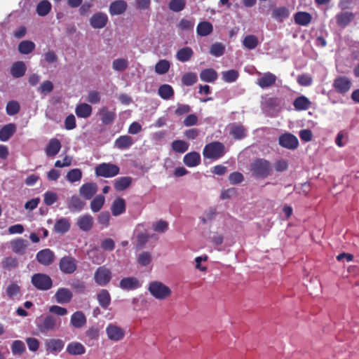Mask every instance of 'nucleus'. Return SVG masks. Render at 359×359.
I'll list each match as a JSON object with an SVG mask.
<instances>
[{
  "label": "nucleus",
  "mask_w": 359,
  "mask_h": 359,
  "mask_svg": "<svg viewBox=\"0 0 359 359\" xmlns=\"http://www.w3.org/2000/svg\"><path fill=\"white\" fill-rule=\"evenodd\" d=\"M250 170L257 178L264 179L271 175L272 165L264 158H257L252 163Z\"/></svg>",
  "instance_id": "f257e3e1"
},
{
  "label": "nucleus",
  "mask_w": 359,
  "mask_h": 359,
  "mask_svg": "<svg viewBox=\"0 0 359 359\" xmlns=\"http://www.w3.org/2000/svg\"><path fill=\"white\" fill-rule=\"evenodd\" d=\"M225 146L219 141H214L207 144L203 150L204 158L217 160L225 154Z\"/></svg>",
  "instance_id": "f03ea898"
},
{
  "label": "nucleus",
  "mask_w": 359,
  "mask_h": 359,
  "mask_svg": "<svg viewBox=\"0 0 359 359\" xmlns=\"http://www.w3.org/2000/svg\"><path fill=\"white\" fill-rule=\"evenodd\" d=\"M119 172V167L111 163H102L95 168L96 176L106 178L115 177L118 175Z\"/></svg>",
  "instance_id": "7ed1b4c3"
},
{
  "label": "nucleus",
  "mask_w": 359,
  "mask_h": 359,
  "mask_svg": "<svg viewBox=\"0 0 359 359\" xmlns=\"http://www.w3.org/2000/svg\"><path fill=\"white\" fill-rule=\"evenodd\" d=\"M148 290L158 299H165L170 297L172 293L171 290L168 286L159 281L150 283Z\"/></svg>",
  "instance_id": "20e7f679"
},
{
  "label": "nucleus",
  "mask_w": 359,
  "mask_h": 359,
  "mask_svg": "<svg viewBox=\"0 0 359 359\" xmlns=\"http://www.w3.org/2000/svg\"><path fill=\"white\" fill-rule=\"evenodd\" d=\"M32 284L39 290H48L53 286L51 278L45 273H34L31 278Z\"/></svg>",
  "instance_id": "39448f33"
},
{
  "label": "nucleus",
  "mask_w": 359,
  "mask_h": 359,
  "mask_svg": "<svg viewBox=\"0 0 359 359\" xmlns=\"http://www.w3.org/2000/svg\"><path fill=\"white\" fill-rule=\"evenodd\" d=\"M59 269L64 274H72L77 269V262L72 256L66 255L62 257L59 261Z\"/></svg>",
  "instance_id": "423d86ee"
},
{
  "label": "nucleus",
  "mask_w": 359,
  "mask_h": 359,
  "mask_svg": "<svg viewBox=\"0 0 359 359\" xmlns=\"http://www.w3.org/2000/svg\"><path fill=\"white\" fill-rule=\"evenodd\" d=\"M111 279V272L106 266L98 267L94 273V280L98 285L105 286Z\"/></svg>",
  "instance_id": "0eeeda50"
},
{
  "label": "nucleus",
  "mask_w": 359,
  "mask_h": 359,
  "mask_svg": "<svg viewBox=\"0 0 359 359\" xmlns=\"http://www.w3.org/2000/svg\"><path fill=\"white\" fill-rule=\"evenodd\" d=\"M36 259L39 264L45 266H48L55 262V255L50 249L45 248L39 250L36 253Z\"/></svg>",
  "instance_id": "6e6552de"
},
{
  "label": "nucleus",
  "mask_w": 359,
  "mask_h": 359,
  "mask_svg": "<svg viewBox=\"0 0 359 359\" xmlns=\"http://www.w3.org/2000/svg\"><path fill=\"white\" fill-rule=\"evenodd\" d=\"M278 143L282 147L291 150L296 149L299 147L297 137L291 133L281 135L278 138Z\"/></svg>",
  "instance_id": "1a4fd4ad"
},
{
  "label": "nucleus",
  "mask_w": 359,
  "mask_h": 359,
  "mask_svg": "<svg viewBox=\"0 0 359 359\" xmlns=\"http://www.w3.org/2000/svg\"><path fill=\"white\" fill-rule=\"evenodd\" d=\"M106 333L108 338L114 341H120L125 336V332L121 327L111 323L107 326Z\"/></svg>",
  "instance_id": "9d476101"
},
{
  "label": "nucleus",
  "mask_w": 359,
  "mask_h": 359,
  "mask_svg": "<svg viewBox=\"0 0 359 359\" xmlns=\"http://www.w3.org/2000/svg\"><path fill=\"white\" fill-rule=\"evenodd\" d=\"M333 87L337 93L345 94L350 90L351 81L346 76H339L334 79Z\"/></svg>",
  "instance_id": "9b49d317"
},
{
  "label": "nucleus",
  "mask_w": 359,
  "mask_h": 359,
  "mask_svg": "<svg viewBox=\"0 0 359 359\" xmlns=\"http://www.w3.org/2000/svg\"><path fill=\"white\" fill-rule=\"evenodd\" d=\"M76 224L81 231L88 232L92 229L94 219L90 215L85 214L77 218Z\"/></svg>",
  "instance_id": "f8f14e48"
},
{
  "label": "nucleus",
  "mask_w": 359,
  "mask_h": 359,
  "mask_svg": "<svg viewBox=\"0 0 359 359\" xmlns=\"http://www.w3.org/2000/svg\"><path fill=\"white\" fill-rule=\"evenodd\" d=\"M108 22L107 15L102 12L95 13L90 18V24L94 29H102Z\"/></svg>",
  "instance_id": "ddd939ff"
},
{
  "label": "nucleus",
  "mask_w": 359,
  "mask_h": 359,
  "mask_svg": "<svg viewBox=\"0 0 359 359\" xmlns=\"http://www.w3.org/2000/svg\"><path fill=\"white\" fill-rule=\"evenodd\" d=\"M72 297L73 294L72 291L66 287L59 288L54 295L56 302L60 304L69 303L72 301Z\"/></svg>",
  "instance_id": "4468645a"
},
{
  "label": "nucleus",
  "mask_w": 359,
  "mask_h": 359,
  "mask_svg": "<svg viewBox=\"0 0 359 359\" xmlns=\"http://www.w3.org/2000/svg\"><path fill=\"white\" fill-rule=\"evenodd\" d=\"M277 77L275 74L270 72L264 73L257 81V84L262 89L271 87L276 83Z\"/></svg>",
  "instance_id": "2eb2a0df"
},
{
  "label": "nucleus",
  "mask_w": 359,
  "mask_h": 359,
  "mask_svg": "<svg viewBox=\"0 0 359 359\" xmlns=\"http://www.w3.org/2000/svg\"><path fill=\"white\" fill-rule=\"evenodd\" d=\"M10 243L13 252L17 255H24L29 245V242L22 238L13 239Z\"/></svg>",
  "instance_id": "dca6fc26"
},
{
  "label": "nucleus",
  "mask_w": 359,
  "mask_h": 359,
  "mask_svg": "<svg viewBox=\"0 0 359 359\" xmlns=\"http://www.w3.org/2000/svg\"><path fill=\"white\" fill-rule=\"evenodd\" d=\"M97 186L94 182L83 184L79 189L80 195L86 200H90L97 192Z\"/></svg>",
  "instance_id": "f3484780"
},
{
  "label": "nucleus",
  "mask_w": 359,
  "mask_h": 359,
  "mask_svg": "<svg viewBox=\"0 0 359 359\" xmlns=\"http://www.w3.org/2000/svg\"><path fill=\"white\" fill-rule=\"evenodd\" d=\"M61 147L60 141L57 138H52L45 148V153L48 157L55 156L59 153Z\"/></svg>",
  "instance_id": "a211bd4d"
},
{
  "label": "nucleus",
  "mask_w": 359,
  "mask_h": 359,
  "mask_svg": "<svg viewBox=\"0 0 359 359\" xmlns=\"http://www.w3.org/2000/svg\"><path fill=\"white\" fill-rule=\"evenodd\" d=\"M201 155L197 151H191L187 153L183 158L184 163L189 167H196L201 163Z\"/></svg>",
  "instance_id": "6ab92c4d"
},
{
  "label": "nucleus",
  "mask_w": 359,
  "mask_h": 359,
  "mask_svg": "<svg viewBox=\"0 0 359 359\" xmlns=\"http://www.w3.org/2000/svg\"><path fill=\"white\" fill-rule=\"evenodd\" d=\"M100 120L104 125L111 124L116 116L114 111H109L107 107H102L100 111Z\"/></svg>",
  "instance_id": "aec40b11"
},
{
  "label": "nucleus",
  "mask_w": 359,
  "mask_h": 359,
  "mask_svg": "<svg viewBox=\"0 0 359 359\" xmlns=\"http://www.w3.org/2000/svg\"><path fill=\"white\" fill-rule=\"evenodd\" d=\"M127 9V4L123 0H116L111 3L109 6V13L111 15L123 14Z\"/></svg>",
  "instance_id": "412c9836"
},
{
  "label": "nucleus",
  "mask_w": 359,
  "mask_h": 359,
  "mask_svg": "<svg viewBox=\"0 0 359 359\" xmlns=\"http://www.w3.org/2000/svg\"><path fill=\"white\" fill-rule=\"evenodd\" d=\"M85 205L86 203L76 195L72 196L67 202V208L72 212L81 211Z\"/></svg>",
  "instance_id": "4be33fe9"
},
{
  "label": "nucleus",
  "mask_w": 359,
  "mask_h": 359,
  "mask_svg": "<svg viewBox=\"0 0 359 359\" xmlns=\"http://www.w3.org/2000/svg\"><path fill=\"white\" fill-rule=\"evenodd\" d=\"M134 143L133 138L128 135H121L114 142V147L121 150L129 149Z\"/></svg>",
  "instance_id": "5701e85b"
},
{
  "label": "nucleus",
  "mask_w": 359,
  "mask_h": 359,
  "mask_svg": "<svg viewBox=\"0 0 359 359\" xmlns=\"http://www.w3.org/2000/svg\"><path fill=\"white\" fill-rule=\"evenodd\" d=\"M126 201L123 198L118 197L112 203L111 206V213L114 216H118L125 212Z\"/></svg>",
  "instance_id": "b1692460"
},
{
  "label": "nucleus",
  "mask_w": 359,
  "mask_h": 359,
  "mask_svg": "<svg viewBox=\"0 0 359 359\" xmlns=\"http://www.w3.org/2000/svg\"><path fill=\"white\" fill-rule=\"evenodd\" d=\"M229 133L235 140H242L247 135L245 128L238 123H233L231 126Z\"/></svg>",
  "instance_id": "393cba45"
},
{
  "label": "nucleus",
  "mask_w": 359,
  "mask_h": 359,
  "mask_svg": "<svg viewBox=\"0 0 359 359\" xmlns=\"http://www.w3.org/2000/svg\"><path fill=\"white\" fill-rule=\"evenodd\" d=\"M70 323L75 328H81L86 324V317L82 311H76L71 316Z\"/></svg>",
  "instance_id": "a878e982"
},
{
  "label": "nucleus",
  "mask_w": 359,
  "mask_h": 359,
  "mask_svg": "<svg viewBox=\"0 0 359 359\" xmlns=\"http://www.w3.org/2000/svg\"><path fill=\"white\" fill-rule=\"evenodd\" d=\"M119 287L125 290H131L140 287L138 280L134 277L123 278L119 283Z\"/></svg>",
  "instance_id": "bb28decb"
},
{
  "label": "nucleus",
  "mask_w": 359,
  "mask_h": 359,
  "mask_svg": "<svg viewBox=\"0 0 359 359\" xmlns=\"http://www.w3.org/2000/svg\"><path fill=\"white\" fill-rule=\"evenodd\" d=\"M56 326V319L53 316H46L42 323L39 325V330L44 333L50 330H53Z\"/></svg>",
  "instance_id": "cd10ccee"
},
{
  "label": "nucleus",
  "mask_w": 359,
  "mask_h": 359,
  "mask_svg": "<svg viewBox=\"0 0 359 359\" xmlns=\"http://www.w3.org/2000/svg\"><path fill=\"white\" fill-rule=\"evenodd\" d=\"M217 78V72L212 68H207L200 72V79L203 82L214 83Z\"/></svg>",
  "instance_id": "c85d7f7f"
},
{
  "label": "nucleus",
  "mask_w": 359,
  "mask_h": 359,
  "mask_svg": "<svg viewBox=\"0 0 359 359\" xmlns=\"http://www.w3.org/2000/svg\"><path fill=\"white\" fill-rule=\"evenodd\" d=\"M16 131L14 123H8L0 129V140L6 142L8 140Z\"/></svg>",
  "instance_id": "c756f323"
},
{
  "label": "nucleus",
  "mask_w": 359,
  "mask_h": 359,
  "mask_svg": "<svg viewBox=\"0 0 359 359\" xmlns=\"http://www.w3.org/2000/svg\"><path fill=\"white\" fill-rule=\"evenodd\" d=\"M311 102L304 95H301L294 99L293 106L297 111H305L310 108Z\"/></svg>",
  "instance_id": "7c9ffc66"
},
{
  "label": "nucleus",
  "mask_w": 359,
  "mask_h": 359,
  "mask_svg": "<svg viewBox=\"0 0 359 359\" xmlns=\"http://www.w3.org/2000/svg\"><path fill=\"white\" fill-rule=\"evenodd\" d=\"M92 107L86 103L79 104L75 109V113L79 118H87L92 114Z\"/></svg>",
  "instance_id": "2f4dec72"
},
{
  "label": "nucleus",
  "mask_w": 359,
  "mask_h": 359,
  "mask_svg": "<svg viewBox=\"0 0 359 359\" xmlns=\"http://www.w3.org/2000/svg\"><path fill=\"white\" fill-rule=\"evenodd\" d=\"M64 346V341L59 339H49L46 342L47 351H49L53 353L61 351L63 349Z\"/></svg>",
  "instance_id": "473e14b6"
},
{
  "label": "nucleus",
  "mask_w": 359,
  "mask_h": 359,
  "mask_svg": "<svg viewBox=\"0 0 359 359\" xmlns=\"http://www.w3.org/2000/svg\"><path fill=\"white\" fill-rule=\"evenodd\" d=\"M97 299L100 306L104 309H107L111 304L110 294L108 290L105 289L101 290L97 294Z\"/></svg>",
  "instance_id": "72a5a7b5"
},
{
  "label": "nucleus",
  "mask_w": 359,
  "mask_h": 359,
  "mask_svg": "<svg viewBox=\"0 0 359 359\" xmlns=\"http://www.w3.org/2000/svg\"><path fill=\"white\" fill-rule=\"evenodd\" d=\"M70 226V222L68 219L60 218L55 222L53 229L57 233L64 234L69 231Z\"/></svg>",
  "instance_id": "f704fd0d"
},
{
  "label": "nucleus",
  "mask_w": 359,
  "mask_h": 359,
  "mask_svg": "<svg viewBox=\"0 0 359 359\" xmlns=\"http://www.w3.org/2000/svg\"><path fill=\"white\" fill-rule=\"evenodd\" d=\"M67 352L72 355H79L84 354L86 352L85 346L80 342L73 341L67 346Z\"/></svg>",
  "instance_id": "c9c22d12"
},
{
  "label": "nucleus",
  "mask_w": 359,
  "mask_h": 359,
  "mask_svg": "<svg viewBox=\"0 0 359 359\" xmlns=\"http://www.w3.org/2000/svg\"><path fill=\"white\" fill-rule=\"evenodd\" d=\"M26 72V66L22 61L14 62L11 67V74L14 78L22 77Z\"/></svg>",
  "instance_id": "e433bc0d"
},
{
  "label": "nucleus",
  "mask_w": 359,
  "mask_h": 359,
  "mask_svg": "<svg viewBox=\"0 0 359 359\" xmlns=\"http://www.w3.org/2000/svg\"><path fill=\"white\" fill-rule=\"evenodd\" d=\"M194 55V51L190 47H184L179 49L176 53V58L182 62H186L191 60Z\"/></svg>",
  "instance_id": "4c0bfd02"
},
{
  "label": "nucleus",
  "mask_w": 359,
  "mask_h": 359,
  "mask_svg": "<svg viewBox=\"0 0 359 359\" xmlns=\"http://www.w3.org/2000/svg\"><path fill=\"white\" fill-rule=\"evenodd\" d=\"M353 19V14L351 12H342L336 15L337 23L339 26L345 27Z\"/></svg>",
  "instance_id": "58836bf2"
},
{
  "label": "nucleus",
  "mask_w": 359,
  "mask_h": 359,
  "mask_svg": "<svg viewBox=\"0 0 359 359\" xmlns=\"http://www.w3.org/2000/svg\"><path fill=\"white\" fill-rule=\"evenodd\" d=\"M294 19L296 24L306 26L311 22L312 16L307 12L299 11L294 14Z\"/></svg>",
  "instance_id": "ea45409f"
},
{
  "label": "nucleus",
  "mask_w": 359,
  "mask_h": 359,
  "mask_svg": "<svg viewBox=\"0 0 359 359\" xmlns=\"http://www.w3.org/2000/svg\"><path fill=\"white\" fill-rule=\"evenodd\" d=\"M213 31L212 25L208 22L203 21L198 24L196 27V33L201 36H206L210 34Z\"/></svg>",
  "instance_id": "a19ab883"
},
{
  "label": "nucleus",
  "mask_w": 359,
  "mask_h": 359,
  "mask_svg": "<svg viewBox=\"0 0 359 359\" xmlns=\"http://www.w3.org/2000/svg\"><path fill=\"white\" fill-rule=\"evenodd\" d=\"M132 178L130 177H121L114 181V187L116 191H123L130 186Z\"/></svg>",
  "instance_id": "79ce46f5"
},
{
  "label": "nucleus",
  "mask_w": 359,
  "mask_h": 359,
  "mask_svg": "<svg viewBox=\"0 0 359 359\" xmlns=\"http://www.w3.org/2000/svg\"><path fill=\"white\" fill-rule=\"evenodd\" d=\"M158 95L163 100H169L174 95L172 87L168 84H163L158 90Z\"/></svg>",
  "instance_id": "37998d69"
},
{
  "label": "nucleus",
  "mask_w": 359,
  "mask_h": 359,
  "mask_svg": "<svg viewBox=\"0 0 359 359\" xmlns=\"http://www.w3.org/2000/svg\"><path fill=\"white\" fill-rule=\"evenodd\" d=\"M258 44V37L253 34H248L245 36L243 40V46L248 50L255 49Z\"/></svg>",
  "instance_id": "c03bdc74"
},
{
  "label": "nucleus",
  "mask_w": 359,
  "mask_h": 359,
  "mask_svg": "<svg viewBox=\"0 0 359 359\" xmlns=\"http://www.w3.org/2000/svg\"><path fill=\"white\" fill-rule=\"evenodd\" d=\"M51 8V4L48 1L43 0L37 4L36 13L39 16H46L50 13Z\"/></svg>",
  "instance_id": "a18cd8bd"
},
{
  "label": "nucleus",
  "mask_w": 359,
  "mask_h": 359,
  "mask_svg": "<svg viewBox=\"0 0 359 359\" xmlns=\"http://www.w3.org/2000/svg\"><path fill=\"white\" fill-rule=\"evenodd\" d=\"M35 48V44L32 41H22L18 45V50L21 54L27 55L32 53Z\"/></svg>",
  "instance_id": "49530a36"
},
{
  "label": "nucleus",
  "mask_w": 359,
  "mask_h": 359,
  "mask_svg": "<svg viewBox=\"0 0 359 359\" xmlns=\"http://www.w3.org/2000/svg\"><path fill=\"white\" fill-rule=\"evenodd\" d=\"M105 201V198L103 195H97L90 202V208L93 212H99Z\"/></svg>",
  "instance_id": "de8ad7c7"
},
{
  "label": "nucleus",
  "mask_w": 359,
  "mask_h": 359,
  "mask_svg": "<svg viewBox=\"0 0 359 359\" xmlns=\"http://www.w3.org/2000/svg\"><path fill=\"white\" fill-rule=\"evenodd\" d=\"M171 146L176 153L183 154L188 150L189 144L184 140H177L172 142Z\"/></svg>",
  "instance_id": "09e8293b"
},
{
  "label": "nucleus",
  "mask_w": 359,
  "mask_h": 359,
  "mask_svg": "<svg viewBox=\"0 0 359 359\" xmlns=\"http://www.w3.org/2000/svg\"><path fill=\"white\" fill-rule=\"evenodd\" d=\"M20 105L16 100H11L7 102L6 111L8 116H14L19 113Z\"/></svg>",
  "instance_id": "8fccbe9b"
},
{
  "label": "nucleus",
  "mask_w": 359,
  "mask_h": 359,
  "mask_svg": "<svg viewBox=\"0 0 359 359\" xmlns=\"http://www.w3.org/2000/svg\"><path fill=\"white\" fill-rule=\"evenodd\" d=\"M186 3V0H170L168 8L170 11L178 13L184 9Z\"/></svg>",
  "instance_id": "3c124183"
},
{
  "label": "nucleus",
  "mask_w": 359,
  "mask_h": 359,
  "mask_svg": "<svg viewBox=\"0 0 359 359\" xmlns=\"http://www.w3.org/2000/svg\"><path fill=\"white\" fill-rule=\"evenodd\" d=\"M198 81V76L194 72L185 73L182 77L183 85L190 86L196 83Z\"/></svg>",
  "instance_id": "603ef678"
},
{
  "label": "nucleus",
  "mask_w": 359,
  "mask_h": 359,
  "mask_svg": "<svg viewBox=\"0 0 359 359\" xmlns=\"http://www.w3.org/2000/svg\"><path fill=\"white\" fill-rule=\"evenodd\" d=\"M26 350L25 343L21 340H15L11 345V351L13 355H22Z\"/></svg>",
  "instance_id": "864d4df0"
},
{
  "label": "nucleus",
  "mask_w": 359,
  "mask_h": 359,
  "mask_svg": "<svg viewBox=\"0 0 359 359\" xmlns=\"http://www.w3.org/2000/svg\"><path fill=\"white\" fill-rule=\"evenodd\" d=\"M222 79L226 83H232L237 80L239 76L238 72L235 69H231L228 71L223 72Z\"/></svg>",
  "instance_id": "5fc2aeb1"
},
{
  "label": "nucleus",
  "mask_w": 359,
  "mask_h": 359,
  "mask_svg": "<svg viewBox=\"0 0 359 359\" xmlns=\"http://www.w3.org/2000/svg\"><path fill=\"white\" fill-rule=\"evenodd\" d=\"M289 16V10L286 7H278L273 11V17L277 20L282 21Z\"/></svg>",
  "instance_id": "6e6d98bb"
},
{
  "label": "nucleus",
  "mask_w": 359,
  "mask_h": 359,
  "mask_svg": "<svg viewBox=\"0 0 359 359\" xmlns=\"http://www.w3.org/2000/svg\"><path fill=\"white\" fill-rule=\"evenodd\" d=\"M170 62L166 60H159L155 65V72L158 74H164L167 73L170 69Z\"/></svg>",
  "instance_id": "4d7b16f0"
},
{
  "label": "nucleus",
  "mask_w": 359,
  "mask_h": 359,
  "mask_svg": "<svg viewBox=\"0 0 359 359\" xmlns=\"http://www.w3.org/2000/svg\"><path fill=\"white\" fill-rule=\"evenodd\" d=\"M1 264L4 269L10 271L18 267V261L15 257H6L2 260Z\"/></svg>",
  "instance_id": "13d9d810"
},
{
  "label": "nucleus",
  "mask_w": 359,
  "mask_h": 359,
  "mask_svg": "<svg viewBox=\"0 0 359 359\" xmlns=\"http://www.w3.org/2000/svg\"><path fill=\"white\" fill-rule=\"evenodd\" d=\"M82 177V172L79 168L70 170L67 174V180L70 182L79 181Z\"/></svg>",
  "instance_id": "bf43d9fd"
},
{
  "label": "nucleus",
  "mask_w": 359,
  "mask_h": 359,
  "mask_svg": "<svg viewBox=\"0 0 359 359\" xmlns=\"http://www.w3.org/2000/svg\"><path fill=\"white\" fill-rule=\"evenodd\" d=\"M128 67V62L126 59L118 58L114 60L112 63V67L114 70L118 72H123Z\"/></svg>",
  "instance_id": "052dcab7"
},
{
  "label": "nucleus",
  "mask_w": 359,
  "mask_h": 359,
  "mask_svg": "<svg viewBox=\"0 0 359 359\" xmlns=\"http://www.w3.org/2000/svg\"><path fill=\"white\" fill-rule=\"evenodd\" d=\"M225 47L221 43H215L210 46V53L215 57H219L224 53Z\"/></svg>",
  "instance_id": "680f3d73"
},
{
  "label": "nucleus",
  "mask_w": 359,
  "mask_h": 359,
  "mask_svg": "<svg viewBox=\"0 0 359 359\" xmlns=\"http://www.w3.org/2000/svg\"><path fill=\"white\" fill-rule=\"evenodd\" d=\"M152 260L151 254L149 252H142L137 257V262L142 266L149 265Z\"/></svg>",
  "instance_id": "e2e57ef3"
},
{
  "label": "nucleus",
  "mask_w": 359,
  "mask_h": 359,
  "mask_svg": "<svg viewBox=\"0 0 359 359\" xmlns=\"http://www.w3.org/2000/svg\"><path fill=\"white\" fill-rule=\"evenodd\" d=\"M58 199L57 194L53 191H46L44 194L43 201L46 205L54 204Z\"/></svg>",
  "instance_id": "0e129e2a"
},
{
  "label": "nucleus",
  "mask_w": 359,
  "mask_h": 359,
  "mask_svg": "<svg viewBox=\"0 0 359 359\" xmlns=\"http://www.w3.org/2000/svg\"><path fill=\"white\" fill-rule=\"evenodd\" d=\"M20 286L15 283H11L6 289V294L9 298H13L14 297L18 295L20 293Z\"/></svg>",
  "instance_id": "69168bd1"
},
{
  "label": "nucleus",
  "mask_w": 359,
  "mask_h": 359,
  "mask_svg": "<svg viewBox=\"0 0 359 359\" xmlns=\"http://www.w3.org/2000/svg\"><path fill=\"white\" fill-rule=\"evenodd\" d=\"M110 215L107 211L102 212L97 217L98 223L104 227H107L109 225Z\"/></svg>",
  "instance_id": "338daca9"
},
{
  "label": "nucleus",
  "mask_w": 359,
  "mask_h": 359,
  "mask_svg": "<svg viewBox=\"0 0 359 359\" xmlns=\"http://www.w3.org/2000/svg\"><path fill=\"white\" fill-rule=\"evenodd\" d=\"M53 90V83L50 81H43L40 87L39 88V91L41 94L46 95L48 93H50Z\"/></svg>",
  "instance_id": "774afa93"
}]
</instances>
